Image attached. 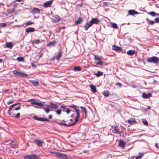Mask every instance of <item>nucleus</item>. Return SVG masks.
Segmentation results:
<instances>
[{
    "label": "nucleus",
    "instance_id": "54",
    "mask_svg": "<svg viewBox=\"0 0 159 159\" xmlns=\"http://www.w3.org/2000/svg\"><path fill=\"white\" fill-rule=\"evenodd\" d=\"M80 107L82 110V111H85V110H86V109L84 107Z\"/></svg>",
    "mask_w": 159,
    "mask_h": 159
},
{
    "label": "nucleus",
    "instance_id": "15",
    "mask_svg": "<svg viewBox=\"0 0 159 159\" xmlns=\"http://www.w3.org/2000/svg\"><path fill=\"white\" fill-rule=\"evenodd\" d=\"M92 25L91 23V22H90V21L89 22H87L86 23L84 26L85 30H87L88 29L92 26Z\"/></svg>",
    "mask_w": 159,
    "mask_h": 159
},
{
    "label": "nucleus",
    "instance_id": "24",
    "mask_svg": "<svg viewBox=\"0 0 159 159\" xmlns=\"http://www.w3.org/2000/svg\"><path fill=\"white\" fill-rule=\"evenodd\" d=\"M56 42L55 40H53L52 42H50L49 43L47 44V46L52 47L55 45Z\"/></svg>",
    "mask_w": 159,
    "mask_h": 159
},
{
    "label": "nucleus",
    "instance_id": "53",
    "mask_svg": "<svg viewBox=\"0 0 159 159\" xmlns=\"http://www.w3.org/2000/svg\"><path fill=\"white\" fill-rule=\"evenodd\" d=\"M44 109L47 113H48L50 111V110L48 108H47L45 109L44 108Z\"/></svg>",
    "mask_w": 159,
    "mask_h": 159
},
{
    "label": "nucleus",
    "instance_id": "21",
    "mask_svg": "<svg viewBox=\"0 0 159 159\" xmlns=\"http://www.w3.org/2000/svg\"><path fill=\"white\" fill-rule=\"evenodd\" d=\"M13 142V141L11 140L8 139L7 140L3 141L2 143L6 145L11 144Z\"/></svg>",
    "mask_w": 159,
    "mask_h": 159
},
{
    "label": "nucleus",
    "instance_id": "59",
    "mask_svg": "<svg viewBox=\"0 0 159 159\" xmlns=\"http://www.w3.org/2000/svg\"><path fill=\"white\" fill-rule=\"evenodd\" d=\"M70 122H68V123H69L68 124H71V122H72L73 121V119H70Z\"/></svg>",
    "mask_w": 159,
    "mask_h": 159
},
{
    "label": "nucleus",
    "instance_id": "13",
    "mask_svg": "<svg viewBox=\"0 0 159 159\" xmlns=\"http://www.w3.org/2000/svg\"><path fill=\"white\" fill-rule=\"evenodd\" d=\"M20 104V103L19 102H18V103H16L14 104H13L11 105V106H10V107H9V109L8 111V114L9 115H11V110L14 107L16 106L18 104Z\"/></svg>",
    "mask_w": 159,
    "mask_h": 159
},
{
    "label": "nucleus",
    "instance_id": "45",
    "mask_svg": "<svg viewBox=\"0 0 159 159\" xmlns=\"http://www.w3.org/2000/svg\"><path fill=\"white\" fill-rule=\"evenodd\" d=\"M13 102H14V101L13 100H10V101H9L8 102H7V104L8 105H10L11 104L13 103Z\"/></svg>",
    "mask_w": 159,
    "mask_h": 159
},
{
    "label": "nucleus",
    "instance_id": "19",
    "mask_svg": "<svg viewBox=\"0 0 159 159\" xmlns=\"http://www.w3.org/2000/svg\"><path fill=\"white\" fill-rule=\"evenodd\" d=\"M91 89V91L93 93L97 92V90L96 87L92 84H91L89 85Z\"/></svg>",
    "mask_w": 159,
    "mask_h": 159
},
{
    "label": "nucleus",
    "instance_id": "48",
    "mask_svg": "<svg viewBox=\"0 0 159 159\" xmlns=\"http://www.w3.org/2000/svg\"><path fill=\"white\" fill-rule=\"evenodd\" d=\"M15 11V10L14 9H12L9 11L8 12V13L9 14H11L13 12Z\"/></svg>",
    "mask_w": 159,
    "mask_h": 159
},
{
    "label": "nucleus",
    "instance_id": "23",
    "mask_svg": "<svg viewBox=\"0 0 159 159\" xmlns=\"http://www.w3.org/2000/svg\"><path fill=\"white\" fill-rule=\"evenodd\" d=\"M135 53V51L133 50H129L127 52V54L129 56H133Z\"/></svg>",
    "mask_w": 159,
    "mask_h": 159
},
{
    "label": "nucleus",
    "instance_id": "61",
    "mask_svg": "<svg viewBox=\"0 0 159 159\" xmlns=\"http://www.w3.org/2000/svg\"><path fill=\"white\" fill-rule=\"evenodd\" d=\"M11 147L12 148H14L15 146L16 145L15 144H12V143L11 144Z\"/></svg>",
    "mask_w": 159,
    "mask_h": 159
},
{
    "label": "nucleus",
    "instance_id": "3",
    "mask_svg": "<svg viewBox=\"0 0 159 159\" xmlns=\"http://www.w3.org/2000/svg\"><path fill=\"white\" fill-rule=\"evenodd\" d=\"M39 100L34 99H32L28 100V102H31L32 104L38 105L41 107H43L44 105L41 102H37Z\"/></svg>",
    "mask_w": 159,
    "mask_h": 159
},
{
    "label": "nucleus",
    "instance_id": "55",
    "mask_svg": "<svg viewBox=\"0 0 159 159\" xmlns=\"http://www.w3.org/2000/svg\"><path fill=\"white\" fill-rule=\"evenodd\" d=\"M142 157V156H138L136 157H135V159H141Z\"/></svg>",
    "mask_w": 159,
    "mask_h": 159
},
{
    "label": "nucleus",
    "instance_id": "37",
    "mask_svg": "<svg viewBox=\"0 0 159 159\" xmlns=\"http://www.w3.org/2000/svg\"><path fill=\"white\" fill-rule=\"evenodd\" d=\"M17 60L19 61H24V58L23 57H17Z\"/></svg>",
    "mask_w": 159,
    "mask_h": 159
},
{
    "label": "nucleus",
    "instance_id": "12",
    "mask_svg": "<svg viewBox=\"0 0 159 159\" xmlns=\"http://www.w3.org/2000/svg\"><path fill=\"white\" fill-rule=\"evenodd\" d=\"M31 12L33 14H39L40 12V10L38 8L34 7L33 8Z\"/></svg>",
    "mask_w": 159,
    "mask_h": 159
},
{
    "label": "nucleus",
    "instance_id": "25",
    "mask_svg": "<svg viewBox=\"0 0 159 159\" xmlns=\"http://www.w3.org/2000/svg\"><path fill=\"white\" fill-rule=\"evenodd\" d=\"M31 82L34 86H38L39 85V81H36L35 80H31Z\"/></svg>",
    "mask_w": 159,
    "mask_h": 159
},
{
    "label": "nucleus",
    "instance_id": "46",
    "mask_svg": "<svg viewBox=\"0 0 159 159\" xmlns=\"http://www.w3.org/2000/svg\"><path fill=\"white\" fill-rule=\"evenodd\" d=\"M34 118L35 120L39 121L40 117H38L36 116H34Z\"/></svg>",
    "mask_w": 159,
    "mask_h": 159
},
{
    "label": "nucleus",
    "instance_id": "49",
    "mask_svg": "<svg viewBox=\"0 0 159 159\" xmlns=\"http://www.w3.org/2000/svg\"><path fill=\"white\" fill-rule=\"evenodd\" d=\"M116 85L119 86L120 87H121L122 86L121 84L120 83H116Z\"/></svg>",
    "mask_w": 159,
    "mask_h": 159
},
{
    "label": "nucleus",
    "instance_id": "35",
    "mask_svg": "<svg viewBox=\"0 0 159 159\" xmlns=\"http://www.w3.org/2000/svg\"><path fill=\"white\" fill-rule=\"evenodd\" d=\"M135 121V119L134 118H130L128 120V122L131 124Z\"/></svg>",
    "mask_w": 159,
    "mask_h": 159
},
{
    "label": "nucleus",
    "instance_id": "27",
    "mask_svg": "<svg viewBox=\"0 0 159 159\" xmlns=\"http://www.w3.org/2000/svg\"><path fill=\"white\" fill-rule=\"evenodd\" d=\"M146 20L147 21L149 25H152L155 23V22L154 21L152 20H150L148 18H146Z\"/></svg>",
    "mask_w": 159,
    "mask_h": 159
},
{
    "label": "nucleus",
    "instance_id": "63",
    "mask_svg": "<svg viewBox=\"0 0 159 159\" xmlns=\"http://www.w3.org/2000/svg\"><path fill=\"white\" fill-rule=\"evenodd\" d=\"M139 156H141L143 157V153H141V152H139Z\"/></svg>",
    "mask_w": 159,
    "mask_h": 159
},
{
    "label": "nucleus",
    "instance_id": "51",
    "mask_svg": "<svg viewBox=\"0 0 159 159\" xmlns=\"http://www.w3.org/2000/svg\"><path fill=\"white\" fill-rule=\"evenodd\" d=\"M154 21L156 23L159 22V18H155V19Z\"/></svg>",
    "mask_w": 159,
    "mask_h": 159
},
{
    "label": "nucleus",
    "instance_id": "6",
    "mask_svg": "<svg viewBox=\"0 0 159 159\" xmlns=\"http://www.w3.org/2000/svg\"><path fill=\"white\" fill-rule=\"evenodd\" d=\"M53 2V0H51L45 2L43 5V7L45 8L49 7L52 5Z\"/></svg>",
    "mask_w": 159,
    "mask_h": 159
},
{
    "label": "nucleus",
    "instance_id": "14",
    "mask_svg": "<svg viewBox=\"0 0 159 159\" xmlns=\"http://www.w3.org/2000/svg\"><path fill=\"white\" fill-rule=\"evenodd\" d=\"M43 143V141L37 139H34V141L33 142L34 143L36 144L39 147L41 146Z\"/></svg>",
    "mask_w": 159,
    "mask_h": 159
},
{
    "label": "nucleus",
    "instance_id": "11",
    "mask_svg": "<svg viewBox=\"0 0 159 159\" xmlns=\"http://www.w3.org/2000/svg\"><path fill=\"white\" fill-rule=\"evenodd\" d=\"M50 105H46V106L48 107H50L52 109H57L58 107L57 104H54L52 102H50Z\"/></svg>",
    "mask_w": 159,
    "mask_h": 159
},
{
    "label": "nucleus",
    "instance_id": "56",
    "mask_svg": "<svg viewBox=\"0 0 159 159\" xmlns=\"http://www.w3.org/2000/svg\"><path fill=\"white\" fill-rule=\"evenodd\" d=\"M155 146L157 148H159L158 144V143H155Z\"/></svg>",
    "mask_w": 159,
    "mask_h": 159
},
{
    "label": "nucleus",
    "instance_id": "60",
    "mask_svg": "<svg viewBox=\"0 0 159 159\" xmlns=\"http://www.w3.org/2000/svg\"><path fill=\"white\" fill-rule=\"evenodd\" d=\"M52 115H49L48 116V117L49 119H51L52 118Z\"/></svg>",
    "mask_w": 159,
    "mask_h": 159
},
{
    "label": "nucleus",
    "instance_id": "36",
    "mask_svg": "<svg viewBox=\"0 0 159 159\" xmlns=\"http://www.w3.org/2000/svg\"><path fill=\"white\" fill-rule=\"evenodd\" d=\"M111 25L112 27L113 28L116 29H118V26L116 23L112 22L111 23Z\"/></svg>",
    "mask_w": 159,
    "mask_h": 159
},
{
    "label": "nucleus",
    "instance_id": "29",
    "mask_svg": "<svg viewBox=\"0 0 159 159\" xmlns=\"http://www.w3.org/2000/svg\"><path fill=\"white\" fill-rule=\"evenodd\" d=\"M6 46L10 48H11L12 47L13 45L11 42L7 43L6 44Z\"/></svg>",
    "mask_w": 159,
    "mask_h": 159
},
{
    "label": "nucleus",
    "instance_id": "40",
    "mask_svg": "<svg viewBox=\"0 0 159 159\" xmlns=\"http://www.w3.org/2000/svg\"><path fill=\"white\" fill-rule=\"evenodd\" d=\"M6 25L7 24L6 23H0V28L5 27L6 26Z\"/></svg>",
    "mask_w": 159,
    "mask_h": 159
},
{
    "label": "nucleus",
    "instance_id": "32",
    "mask_svg": "<svg viewBox=\"0 0 159 159\" xmlns=\"http://www.w3.org/2000/svg\"><path fill=\"white\" fill-rule=\"evenodd\" d=\"M125 145V142L122 140L120 141L119 143V145L120 147H124Z\"/></svg>",
    "mask_w": 159,
    "mask_h": 159
},
{
    "label": "nucleus",
    "instance_id": "9",
    "mask_svg": "<svg viewBox=\"0 0 159 159\" xmlns=\"http://www.w3.org/2000/svg\"><path fill=\"white\" fill-rule=\"evenodd\" d=\"M76 122H76V121H75L74 122L72 123H71L70 124H67L65 123L59 122H57V123L58 125H63L67 126H72L74 125L76 123Z\"/></svg>",
    "mask_w": 159,
    "mask_h": 159
},
{
    "label": "nucleus",
    "instance_id": "28",
    "mask_svg": "<svg viewBox=\"0 0 159 159\" xmlns=\"http://www.w3.org/2000/svg\"><path fill=\"white\" fill-rule=\"evenodd\" d=\"M148 14L149 15H150L152 16H158L159 14L156 13L153 11H151L150 12H148Z\"/></svg>",
    "mask_w": 159,
    "mask_h": 159
},
{
    "label": "nucleus",
    "instance_id": "1",
    "mask_svg": "<svg viewBox=\"0 0 159 159\" xmlns=\"http://www.w3.org/2000/svg\"><path fill=\"white\" fill-rule=\"evenodd\" d=\"M69 107L74 109L75 111L77 114V116L75 118V121H76V122H78L79 121V118L80 117V113L79 110V109H77V108L78 107L74 104L70 105Z\"/></svg>",
    "mask_w": 159,
    "mask_h": 159
},
{
    "label": "nucleus",
    "instance_id": "26",
    "mask_svg": "<svg viewBox=\"0 0 159 159\" xmlns=\"http://www.w3.org/2000/svg\"><path fill=\"white\" fill-rule=\"evenodd\" d=\"M103 95L105 97H108L110 94V92L108 90H105L102 92Z\"/></svg>",
    "mask_w": 159,
    "mask_h": 159
},
{
    "label": "nucleus",
    "instance_id": "16",
    "mask_svg": "<svg viewBox=\"0 0 159 159\" xmlns=\"http://www.w3.org/2000/svg\"><path fill=\"white\" fill-rule=\"evenodd\" d=\"M35 31V29L33 27H28L25 30V32L26 33H29L31 32H34Z\"/></svg>",
    "mask_w": 159,
    "mask_h": 159
},
{
    "label": "nucleus",
    "instance_id": "43",
    "mask_svg": "<svg viewBox=\"0 0 159 159\" xmlns=\"http://www.w3.org/2000/svg\"><path fill=\"white\" fill-rule=\"evenodd\" d=\"M20 116V113H17L14 117L16 118H19Z\"/></svg>",
    "mask_w": 159,
    "mask_h": 159
},
{
    "label": "nucleus",
    "instance_id": "31",
    "mask_svg": "<svg viewBox=\"0 0 159 159\" xmlns=\"http://www.w3.org/2000/svg\"><path fill=\"white\" fill-rule=\"evenodd\" d=\"M83 21V19L81 18H79L76 21L75 23L76 24L81 23Z\"/></svg>",
    "mask_w": 159,
    "mask_h": 159
},
{
    "label": "nucleus",
    "instance_id": "50",
    "mask_svg": "<svg viewBox=\"0 0 159 159\" xmlns=\"http://www.w3.org/2000/svg\"><path fill=\"white\" fill-rule=\"evenodd\" d=\"M20 108H21V107H20V106L18 107H17L16 108L14 109H13V111H14V110H16V111L18 110H20Z\"/></svg>",
    "mask_w": 159,
    "mask_h": 159
},
{
    "label": "nucleus",
    "instance_id": "38",
    "mask_svg": "<svg viewBox=\"0 0 159 159\" xmlns=\"http://www.w3.org/2000/svg\"><path fill=\"white\" fill-rule=\"evenodd\" d=\"M62 54H61V52H60L58 55L56 57V59L57 60H59L60 58L61 57Z\"/></svg>",
    "mask_w": 159,
    "mask_h": 159
},
{
    "label": "nucleus",
    "instance_id": "17",
    "mask_svg": "<svg viewBox=\"0 0 159 159\" xmlns=\"http://www.w3.org/2000/svg\"><path fill=\"white\" fill-rule=\"evenodd\" d=\"M50 153L51 154L55 153L57 156L59 157H64L66 156V155L63 154L62 153H60L58 152H50Z\"/></svg>",
    "mask_w": 159,
    "mask_h": 159
},
{
    "label": "nucleus",
    "instance_id": "22",
    "mask_svg": "<svg viewBox=\"0 0 159 159\" xmlns=\"http://www.w3.org/2000/svg\"><path fill=\"white\" fill-rule=\"evenodd\" d=\"M142 96L144 98H148L151 96V94L149 93L148 94H146L145 93H143Z\"/></svg>",
    "mask_w": 159,
    "mask_h": 159
},
{
    "label": "nucleus",
    "instance_id": "62",
    "mask_svg": "<svg viewBox=\"0 0 159 159\" xmlns=\"http://www.w3.org/2000/svg\"><path fill=\"white\" fill-rule=\"evenodd\" d=\"M83 152L84 153H88L89 151L88 150H84Z\"/></svg>",
    "mask_w": 159,
    "mask_h": 159
},
{
    "label": "nucleus",
    "instance_id": "8",
    "mask_svg": "<svg viewBox=\"0 0 159 159\" xmlns=\"http://www.w3.org/2000/svg\"><path fill=\"white\" fill-rule=\"evenodd\" d=\"M61 18L58 15H55L53 16L52 19L53 22L54 23H57L60 20Z\"/></svg>",
    "mask_w": 159,
    "mask_h": 159
},
{
    "label": "nucleus",
    "instance_id": "2",
    "mask_svg": "<svg viewBox=\"0 0 159 159\" xmlns=\"http://www.w3.org/2000/svg\"><path fill=\"white\" fill-rule=\"evenodd\" d=\"M147 61L149 63H157L159 62V59L157 57L154 56L148 58Z\"/></svg>",
    "mask_w": 159,
    "mask_h": 159
},
{
    "label": "nucleus",
    "instance_id": "57",
    "mask_svg": "<svg viewBox=\"0 0 159 159\" xmlns=\"http://www.w3.org/2000/svg\"><path fill=\"white\" fill-rule=\"evenodd\" d=\"M70 112V110L69 109H67V110L66 111V112L67 113H68V114Z\"/></svg>",
    "mask_w": 159,
    "mask_h": 159
},
{
    "label": "nucleus",
    "instance_id": "42",
    "mask_svg": "<svg viewBox=\"0 0 159 159\" xmlns=\"http://www.w3.org/2000/svg\"><path fill=\"white\" fill-rule=\"evenodd\" d=\"M142 122L145 125H148V123L147 121L145 119H143L142 120Z\"/></svg>",
    "mask_w": 159,
    "mask_h": 159
},
{
    "label": "nucleus",
    "instance_id": "18",
    "mask_svg": "<svg viewBox=\"0 0 159 159\" xmlns=\"http://www.w3.org/2000/svg\"><path fill=\"white\" fill-rule=\"evenodd\" d=\"M113 133L117 134H119L121 132L119 129L117 128V127H115L114 129L112 130Z\"/></svg>",
    "mask_w": 159,
    "mask_h": 159
},
{
    "label": "nucleus",
    "instance_id": "39",
    "mask_svg": "<svg viewBox=\"0 0 159 159\" xmlns=\"http://www.w3.org/2000/svg\"><path fill=\"white\" fill-rule=\"evenodd\" d=\"M94 60H95L100 61L101 60V58L98 56H97L94 55Z\"/></svg>",
    "mask_w": 159,
    "mask_h": 159
},
{
    "label": "nucleus",
    "instance_id": "20",
    "mask_svg": "<svg viewBox=\"0 0 159 159\" xmlns=\"http://www.w3.org/2000/svg\"><path fill=\"white\" fill-rule=\"evenodd\" d=\"M129 14L131 15H133L135 14H138L139 13L134 10H129L128 11Z\"/></svg>",
    "mask_w": 159,
    "mask_h": 159
},
{
    "label": "nucleus",
    "instance_id": "4",
    "mask_svg": "<svg viewBox=\"0 0 159 159\" xmlns=\"http://www.w3.org/2000/svg\"><path fill=\"white\" fill-rule=\"evenodd\" d=\"M13 72L14 74L18 76L25 77L28 75L27 74L23 71H17L16 70H13Z\"/></svg>",
    "mask_w": 159,
    "mask_h": 159
},
{
    "label": "nucleus",
    "instance_id": "44",
    "mask_svg": "<svg viewBox=\"0 0 159 159\" xmlns=\"http://www.w3.org/2000/svg\"><path fill=\"white\" fill-rule=\"evenodd\" d=\"M34 23L33 22H32L30 21H29L26 23V24L27 25H28L33 24H34Z\"/></svg>",
    "mask_w": 159,
    "mask_h": 159
},
{
    "label": "nucleus",
    "instance_id": "64",
    "mask_svg": "<svg viewBox=\"0 0 159 159\" xmlns=\"http://www.w3.org/2000/svg\"><path fill=\"white\" fill-rule=\"evenodd\" d=\"M151 108V107H150V106H147V109L148 110H149V109H150Z\"/></svg>",
    "mask_w": 159,
    "mask_h": 159
},
{
    "label": "nucleus",
    "instance_id": "58",
    "mask_svg": "<svg viewBox=\"0 0 159 159\" xmlns=\"http://www.w3.org/2000/svg\"><path fill=\"white\" fill-rule=\"evenodd\" d=\"M31 66L32 67H36V66H35V65H34V62H33V63H31Z\"/></svg>",
    "mask_w": 159,
    "mask_h": 159
},
{
    "label": "nucleus",
    "instance_id": "33",
    "mask_svg": "<svg viewBox=\"0 0 159 159\" xmlns=\"http://www.w3.org/2000/svg\"><path fill=\"white\" fill-rule=\"evenodd\" d=\"M39 121H49V120L47 118L42 117L40 118Z\"/></svg>",
    "mask_w": 159,
    "mask_h": 159
},
{
    "label": "nucleus",
    "instance_id": "7",
    "mask_svg": "<svg viewBox=\"0 0 159 159\" xmlns=\"http://www.w3.org/2000/svg\"><path fill=\"white\" fill-rule=\"evenodd\" d=\"M112 49L113 50L116 52H121L122 51L121 48L115 45L112 46Z\"/></svg>",
    "mask_w": 159,
    "mask_h": 159
},
{
    "label": "nucleus",
    "instance_id": "30",
    "mask_svg": "<svg viewBox=\"0 0 159 159\" xmlns=\"http://www.w3.org/2000/svg\"><path fill=\"white\" fill-rule=\"evenodd\" d=\"M73 70L75 71H80L81 70V68L79 66H76L74 67Z\"/></svg>",
    "mask_w": 159,
    "mask_h": 159
},
{
    "label": "nucleus",
    "instance_id": "5",
    "mask_svg": "<svg viewBox=\"0 0 159 159\" xmlns=\"http://www.w3.org/2000/svg\"><path fill=\"white\" fill-rule=\"evenodd\" d=\"M25 159H39V158L35 154H32L25 156Z\"/></svg>",
    "mask_w": 159,
    "mask_h": 159
},
{
    "label": "nucleus",
    "instance_id": "34",
    "mask_svg": "<svg viewBox=\"0 0 159 159\" xmlns=\"http://www.w3.org/2000/svg\"><path fill=\"white\" fill-rule=\"evenodd\" d=\"M103 74V73L102 72L100 71H98L95 75L99 77L102 75Z\"/></svg>",
    "mask_w": 159,
    "mask_h": 159
},
{
    "label": "nucleus",
    "instance_id": "52",
    "mask_svg": "<svg viewBox=\"0 0 159 159\" xmlns=\"http://www.w3.org/2000/svg\"><path fill=\"white\" fill-rule=\"evenodd\" d=\"M34 42L35 44H37L39 43H40V41L39 39H37L35 40Z\"/></svg>",
    "mask_w": 159,
    "mask_h": 159
},
{
    "label": "nucleus",
    "instance_id": "47",
    "mask_svg": "<svg viewBox=\"0 0 159 159\" xmlns=\"http://www.w3.org/2000/svg\"><path fill=\"white\" fill-rule=\"evenodd\" d=\"M58 115H60L61 113V111L60 109H58L57 111H56Z\"/></svg>",
    "mask_w": 159,
    "mask_h": 159
},
{
    "label": "nucleus",
    "instance_id": "41",
    "mask_svg": "<svg viewBox=\"0 0 159 159\" xmlns=\"http://www.w3.org/2000/svg\"><path fill=\"white\" fill-rule=\"evenodd\" d=\"M103 62L102 61H101V60L99 61L98 62L96 63V64L97 65H103Z\"/></svg>",
    "mask_w": 159,
    "mask_h": 159
},
{
    "label": "nucleus",
    "instance_id": "10",
    "mask_svg": "<svg viewBox=\"0 0 159 159\" xmlns=\"http://www.w3.org/2000/svg\"><path fill=\"white\" fill-rule=\"evenodd\" d=\"M101 21L100 20L97 18H94L92 19L90 21L92 24H98Z\"/></svg>",
    "mask_w": 159,
    "mask_h": 159
}]
</instances>
